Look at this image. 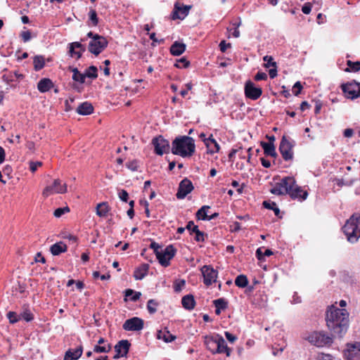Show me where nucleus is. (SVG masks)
Segmentation results:
<instances>
[{"instance_id":"nucleus-45","label":"nucleus","mask_w":360,"mask_h":360,"mask_svg":"<svg viewBox=\"0 0 360 360\" xmlns=\"http://www.w3.org/2000/svg\"><path fill=\"white\" fill-rule=\"evenodd\" d=\"M7 318L11 323H15L20 320V316L14 311H9L7 314Z\"/></svg>"},{"instance_id":"nucleus-2","label":"nucleus","mask_w":360,"mask_h":360,"mask_svg":"<svg viewBox=\"0 0 360 360\" xmlns=\"http://www.w3.org/2000/svg\"><path fill=\"white\" fill-rule=\"evenodd\" d=\"M270 193L277 195L288 194L292 199L304 200L308 196V193L303 191L302 188L296 184V181L292 176H285L280 182L276 183L275 186L270 189Z\"/></svg>"},{"instance_id":"nucleus-4","label":"nucleus","mask_w":360,"mask_h":360,"mask_svg":"<svg viewBox=\"0 0 360 360\" xmlns=\"http://www.w3.org/2000/svg\"><path fill=\"white\" fill-rule=\"evenodd\" d=\"M342 230L349 243L357 242L360 238V214H353L346 221Z\"/></svg>"},{"instance_id":"nucleus-14","label":"nucleus","mask_w":360,"mask_h":360,"mask_svg":"<svg viewBox=\"0 0 360 360\" xmlns=\"http://www.w3.org/2000/svg\"><path fill=\"white\" fill-rule=\"evenodd\" d=\"M144 321L139 317H133L127 319L124 323L122 328L128 331H139L143 328Z\"/></svg>"},{"instance_id":"nucleus-26","label":"nucleus","mask_w":360,"mask_h":360,"mask_svg":"<svg viewBox=\"0 0 360 360\" xmlns=\"http://www.w3.org/2000/svg\"><path fill=\"white\" fill-rule=\"evenodd\" d=\"M94 107L89 102H84L79 104L76 110V112L82 115H88L93 112Z\"/></svg>"},{"instance_id":"nucleus-54","label":"nucleus","mask_w":360,"mask_h":360,"mask_svg":"<svg viewBox=\"0 0 360 360\" xmlns=\"http://www.w3.org/2000/svg\"><path fill=\"white\" fill-rule=\"evenodd\" d=\"M311 8H312V4L307 2V3L304 4V6H302V11L304 14H309L311 11Z\"/></svg>"},{"instance_id":"nucleus-13","label":"nucleus","mask_w":360,"mask_h":360,"mask_svg":"<svg viewBox=\"0 0 360 360\" xmlns=\"http://www.w3.org/2000/svg\"><path fill=\"white\" fill-rule=\"evenodd\" d=\"M201 273L203 276V282L205 285L209 286L217 282L218 272L212 266L204 265L201 268Z\"/></svg>"},{"instance_id":"nucleus-48","label":"nucleus","mask_w":360,"mask_h":360,"mask_svg":"<svg viewBox=\"0 0 360 360\" xmlns=\"http://www.w3.org/2000/svg\"><path fill=\"white\" fill-rule=\"evenodd\" d=\"M186 281L184 280L176 281L174 284V290L176 292L181 291L182 288L185 286Z\"/></svg>"},{"instance_id":"nucleus-37","label":"nucleus","mask_w":360,"mask_h":360,"mask_svg":"<svg viewBox=\"0 0 360 360\" xmlns=\"http://www.w3.org/2000/svg\"><path fill=\"white\" fill-rule=\"evenodd\" d=\"M98 69L94 65H91L88 69L86 70L84 73L85 78L89 77L91 79H96L98 77L97 74Z\"/></svg>"},{"instance_id":"nucleus-10","label":"nucleus","mask_w":360,"mask_h":360,"mask_svg":"<svg viewBox=\"0 0 360 360\" xmlns=\"http://www.w3.org/2000/svg\"><path fill=\"white\" fill-rule=\"evenodd\" d=\"M152 144L154 146L155 153L158 155H162L169 151V143L162 136L154 137L152 140Z\"/></svg>"},{"instance_id":"nucleus-56","label":"nucleus","mask_w":360,"mask_h":360,"mask_svg":"<svg viewBox=\"0 0 360 360\" xmlns=\"http://www.w3.org/2000/svg\"><path fill=\"white\" fill-rule=\"evenodd\" d=\"M266 79L267 75L263 72H258L255 76V79L256 81L266 80Z\"/></svg>"},{"instance_id":"nucleus-61","label":"nucleus","mask_w":360,"mask_h":360,"mask_svg":"<svg viewBox=\"0 0 360 360\" xmlns=\"http://www.w3.org/2000/svg\"><path fill=\"white\" fill-rule=\"evenodd\" d=\"M2 79L4 82L9 84L10 82L14 81V76L13 75H4L2 76Z\"/></svg>"},{"instance_id":"nucleus-27","label":"nucleus","mask_w":360,"mask_h":360,"mask_svg":"<svg viewBox=\"0 0 360 360\" xmlns=\"http://www.w3.org/2000/svg\"><path fill=\"white\" fill-rule=\"evenodd\" d=\"M157 338L163 340L165 342H171L176 339V336L170 333L167 328L160 330L157 333Z\"/></svg>"},{"instance_id":"nucleus-55","label":"nucleus","mask_w":360,"mask_h":360,"mask_svg":"<svg viewBox=\"0 0 360 360\" xmlns=\"http://www.w3.org/2000/svg\"><path fill=\"white\" fill-rule=\"evenodd\" d=\"M231 44L230 43H226L225 40H222L219 44L220 51L224 53L228 48H230Z\"/></svg>"},{"instance_id":"nucleus-50","label":"nucleus","mask_w":360,"mask_h":360,"mask_svg":"<svg viewBox=\"0 0 360 360\" xmlns=\"http://www.w3.org/2000/svg\"><path fill=\"white\" fill-rule=\"evenodd\" d=\"M126 166L129 169H130L131 171H136L138 169V167H139L138 161L134 160L128 162L126 164Z\"/></svg>"},{"instance_id":"nucleus-30","label":"nucleus","mask_w":360,"mask_h":360,"mask_svg":"<svg viewBox=\"0 0 360 360\" xmlns=\"http://www.w3.org/2000/svg\"><path fill=\"white\" fill-rule=\"evenodd\" d=\"M181 304L186 309H193L195 305L194 297L192 295H186L184 296L181 299Z\"/></svg>"},{"instance_id":"nucleus-3","label":"nucleus","mask_w":360,"mask_h":360,"mask_svg":"<svg viewBox=\"0 0 360 360\" xmlns=\"http://www.w3.org/2000/svg\"><path fill=\"white\" fill-rule=\"evenodd\" d=\"M172 153L182 158L191 157L195 153V141L192 137L181 136L175 138L172 143Z\"/></svg>"},{"instance_id":"nucleus-22","label":"nucleus","mask_w":360,"mask_h":360,"mask_svg":"<svg viewBox=\"0 0 360 360\" xmlns=\"http://www.w3.org/2000/svg\"><path fill=\"white\" fill-rule=\"evenodd\" d=\"M67 250V245L62 241L56 243L50 247V252L54 256H58L63 252H65Z\"/></svg>"},{"instance_id":"nucleus-51","label":"nucleus","mask_w":360,"mask_h":360,"mask_svg":"<svg viewBox=\"0 0 360 360\" xmlns=\"http://www.w3.org/2000/svg\"><path fill=\"white\" fill-rule=\"evenodd\" d=\"M43 165L42 162L40 161H30V169L32 172H34L37 171L39 167H41Z\"/></svg>"},{"instance_id":"nucleus-32","label":"nucleus","mask_w":360,"mask_h":360,"mask_svg":"<svg viewBox=\"0 0 360 360\" xmlns=\"http://www.w3.org/2000/svg\"><path fill=\"white\" fill-rule=\"evenodd\" d=\"M34 69L35 71L41 70L45 65V60L42 56H35L33 59Z\"/></svg>"},{"instance_id":"nucleus-15","label":"nucleus","mask_w":360,"mask_h":360,"mask_svg":"<svg viewBox=\"0 0 360 360\" xmlns=\"http://www.w3.org/2000/svg\"><path fill=\"white\" fill-rule=\"evenodd\" d=\"M193 188L194 187L192 182L188 179L184 178L179 183L176 196L178 199H184Z\"/></svg>"},{"instance_id":"nucleus-49","label":"nucleus","mask_w":360,"mask_h":360,"mask_svg":"<svg viewBox=\"0 0 360 360\" xmlns=\"http://www.w3.org/2000/svg\"><path fill=\"white\" fill-rule=\"evenodd\" d=\"M68 212H70L68 207H59L54 211L53 214L56 217H60L63 214Z\"/></svg>"},{"instance_id":"nucleus-24","label":"nucleus","mask_w":360,"mask_h":360,"mask_svg":"<svg viewBox=\"0 0 360 360\" xmlns=\"http://www.w3.org/2000/svg\"><path fill=\"white\" fill-rule=\"evenodd\" d=\"M186 48L185 44L176 41L170 46V53L173 56H180L186 51Z\"/></svg>"},{"instance_id":"nucleus-64","label":"nucleus","mask_w":360,"mask_h":360,"mask_svg":"<svg viewBox=\"0 0 360 360\" xmlns=\"http://www.w3.org/2000/svg\"><path fill=\"white\" fill-rule=\"evenodd\" d=\"M269 75L270 78L274 79L277 76V67L272 68L269 70Z\"/></svg>"},{"instance_id":"nucleus-62","label":"nucleus","mask_w":360,"mask_h":360,"mask_svg":"<svg viewBox=\"0 0 360 360\" xmlns=\"http://www.w3.org/2000/svg\"><path fill=\"white\" fill-rule=\"evenodd\" d=\"M241 25V22H239L238 23H234L233 25L235 26V28H234V30L232 33L233 36L236 38H238L240 36V32L239 30H238V27Z\"/></svg>"},{"instance_id":"nucleus-41","label":"nucleus","mask_w":360,"mask_h":360,"mask_svg":"<svg viewBox=\"0 0 360 360\" xmlns=\"http://www.w3.org/2000/svg\"><path fill=\"white\" fill-rule=\"evenodd\" d=\"M158 305V302L156 300H155L153 299L149 300L147 302V309H148V312L150 314H155L157 311L156 307Z\"/></svg>"},{"instance_id":"nucleus-25","label":"nucleus","mask_w":360,"mask_h":360,"mask_svg":"<svg viewBox=\"0 0 360 360\" xmlns=\"http://www.w3.org/2000/svg\"><path fill=\"white\" fill-rule=\"evenodd\" d=\"M149 264H142L136 268L134 273V277L136 280H142L148 274Z\"/></svg>"},{"instance_id":"nucleus-31","label":"nucleus","mask_w":360,"mask_h":360,"mask_svg":"<svg viewBox=\"0 0 360 360\" xmlns=\"http://www.w3.org/2000/svg\"><path fill=\"white\" fill-rule=\"evenodd\" d=\"M124 301H127V297H130V300L133 302H136L139 300L140 297L141 296V293L140 292L134 291L132 289H127L124 291Z\"/></svg>"},{"instance_id":"nucleus-38","label":"nucleus","mask_w":360,"mask_h":360,"mask_svg":"<svg viewBox=\"0 0 360 360\" xmlns=\"http://www.w3.org/2000/svg\"><path fill=\"white\" fill-rule=\"evenodd\" d=\"M209 209H210V207L208 205H203L201 207L195 214L196 218L198 220H203V218L205 216H208L207 212Z\"/></svg>"},{"instance_id":"nucleus-36","label":"nucleus","mask_w":360,"mask_h":360,"mask_svg":"<svg viewBox=\"0 0 360 360\" xmlns=\"http://www.w3.org/2000/svg\"><path fill=\"white\" fill-rule=\"evenodd\" d=\"M235 284L239 288H245L248 284V280L246 276L239 275L235 279Z\"/></svg>"},{"instance_id":"nucleus-9","label":"nucleus","mask_w":360,"mask_h":360,"mask_svg":"<svg viewBox=\"0 0 360 360\" xmlns=\"http://www.w3.org/2000/svg\"><path fill=\"white\" fill-rule=\"evenodd\" d=\"M294 141H290L285 136L282 137L279 146V151L285 161H289L293 158L292 148Z\"/></svg>"},{"instance_id":"nucleus-63","label":"nucleus","mask_w":360,"mask_h":360,"mask_svg":"<svg viewBox=\"0 0 360 360\" xmlns=\"http://www.w3.org/2000/svg\"><path fill=\"white\" fill-rule=\"evenodd\" d=\"M72 44V46L75 49H79L81 51H85V47L83 44H82L80 42H72L71 43Z\"/></svg>"},{"instance_id":"nucleus-17","label":"nucleus","mask_w":360,"mask_h":360,"mask_svg":"<svg viewBox=\"0 0 360 360\" xmlns=\"http://www.w3.org/2000/svg\"><path fill=\"white\" fill-rule=\"evenodd\" d=\"M191 6H183L179 2H176L172 12V19L184 20L188 14Z\"/></svg>"},{"instance_id":"nucleus-40","label":"nucleus","mask_w":360,"mask_h":360,"mask_svg":"<svg viewBox=\"0 0 360 360\" xmlns=\"http://www.w3.org/2000/svg\"><path fill=\"white\" fill-rule=\"evenodd\" d=\"M213 304L216 308L224 310L228 307V302L224 298H219L213 301Z\"/></svg>"},{"instance_id":"nucleus-53","label":"nucleus","mask_w":360,"mask_h":360,"mask_svg":"<svg viewBox=\"0 0 360 360\" xmlns=\"http://www.w3.org/2000/svg\"><path fill=\"white\" fill-rule=\"evenodd\" d=\"M302 89V85L300 82H297L292 87V91L295 96H298Z\"/></svg>"},{"instance_id":"nucleus-42","label":"nucleus","mask_w":360,"mask_h":360,"mask_svg":"<svg viewBox=\"0 0 360 360\" xmlns=\"http://www.w3.org/2000/svg\"><path fill=\"white\" fill-rule=\"evenodd\" d=\"M263 60L266 62L264 65L266 68H276V63L274 60V58L271 56H264Z\"/></svg>"},{"instance_id":"nucleus-33","label":"nucleus","mask_w":360,"mask_h":360,"mask_svg":"<svg viewBox=\"0 0 360 360\" xmlns=\"http://www.w3.org/2000/svg\"><path fill=\"white\" fill-rule=\"evenodd\" d=\"M109 211V207L106 202H101L96 206V214L99 217H105L107 213Z\"/></svg>"},{"instance_id":"nucleus-35","label":"nucleus","mask_w":360,"mask_h":360,"mask_svg":"<svg viewBox=\"0 0 360 360\" xmlns=\"http://www.w3.org/2000/svg\"><path fill=\"white\" fill-rule=\"evenodd\" d=\"M195 233V240L197 242H203L205 241V237H207V234H205L204 232L200 231L198 229V226H193L192 229V234Z\"/></svg>"},{"instance_id":"nucleus-18","label":"nucleus","mask_w":360,"mask_h":360,"mask_svg":"<svg viewBox=\"0 0 360 360\" xmlns=\"http://www.w3.org/2000/svg\"><path fill=\"white\" fill-rule=\"evenodd\" d=\"M217 346L214 350V354L226 353L227 356H229L231 353V349L228 347L226 341L222 336L217 334Z\"/></svg>"},{"instance_id":"nucleus-29","label":"nucleus","mask_w":360,"mask_h":360,"mask_svg":"<svg viewBox=\"0 0 360 360\" xmlns=\"http://www.w3.org/2000/svg\"><path fill=\"white\" fill-rule=\"evenodd\" d=\"M53 86V83L49 78H43L37 84V89L41 93L48 91Z\"/></svg>"},{"instance_id":"nucleus-39","label":"nucleus","mask_w":360,"mask_h":360,"mask_svg":"<svg viewBox=\"0 0 360 360\" xmlns=\"http://www.w3.org/2000/svg\"><path fill=\"white\" fill-rule=\"evenodd\" d=\"M347 65L348 68L347 69H345L346 72H349V71L357 72L360 70V62L359 61L352 62L351 60H347Z\"/></svg>"},{"instance_id":"nucleus-59","label":"nucleus","mask_w":360,"mask_h":360,"mask_svg":"<svg viewBox=\"0 0 360 360\" xmlns=\"http://www.w3.org/2000/svg\"><path fill=\"white\" fill-rule=\"evenodd\" d=\"M225 337L226 339L231 343L234 342L237 340V337L231 333L226 331L224 333Z\"/></svg>"},{"instance_id":"nucleus-12","label":"nucleus","mask_w":360,"mask_h":360,"mask_svg":"<svg viewBox=\"0 0 360 360\" xmlns=\"http://www.w3.org/2000/svg\"><path fill=\"white\" fill-rule=\"evenodd\" d=\"M244 93L246 98L255 101L262 96V89L257 86L251 80H248L245 83Z\"/></svg>"},{"instance_id":"nucleus-43","label":"nucleus","mask_w":360,"mask_h":360,"mask_svg":"<svg viewBox=\"0 0 360 360\" xmlns=\"http://www.w3.org/2000/svg\"><path fill=\"white\" fill-rule=\"evenodd\" d=\"M111 349L110 344H107L106 345H95L94 347V352L96 353H108Z\"/></svg>"},{"instance_id":"nucleus-52","label":"nucleus","mask_w":360,"mask_h":360,"mask_svg":"<svg viewBox=\"0 0 360 360\" xmlns=\"http://www.w3.org/2000/svg\"><path fill=\"white\" fill-rule=\"evenodd\" d=\"M120 199L123 202H127L129 198V194L127 191L122 189L118 193Z\"/></svg>"},{"instance_id":"nucleus-6","label":"nucleus","mask_w":360,"mask_h":360,"mask_svg":"<svg viewBox=\"0 0 360 360\" xmlns=\"http://www.w3.org/2000/svg\"><path fill=\"white\" fill-rule=\"evenodd\" d=\"M176 252V248L172 245H167L165 249H161L157 252V259L159 263L164 267L170 264V260L174 257Z\"/></svg>"},{"instance_id":"nucleus-57","label":"nucleus","mask_w":360,"mask_h":360,"mask_svg":"<svg viewBox=\"0 0 360 360\" xmlns=\"http://www.w3.org/2000/svg\"><path fill=\"white\" fill-rule=\"evenodd\" d=\"M276 204V203L275 202L270 201V200H264L263 202V206L266 209H268V210H273Z\"/></svg>"},{"instance_id":"nucleus-46","label":"nucleus","mask_w":360,"mask_h":360,"mask_svg":"<svg viewBox=\"0 0 360 360\" xmlns=\"http://www.w3.org/2000/svg\"><path fill=\"white\" fill-rule=\"evenodd\" d=\"M89 20L91 21L93 26H96L98 23V18L97 13L95 10L91 9L89 13Z\"/></svg>"},{"instance_id":"nucleus-47","label":"nucleus","mask_w":360,"mask_h":360,"mask_svg":"<svg viewBox=\"0 0 360 360\" xmlns=\"http://www.w3.org/2000/svg\"><path fill=\"white\" fill-rule=\"evenodd\" d=\"M189 65V61L187 60L184 57H183L176 60V63H175V67H176L177 68H188Z\"/></svg>"},{"instance_id":"nucleus-1","label":"nucleus","mask_w":360,"mask_h":360,"mask_svg":"<svg viewBox=\"0 0 360 360\" xmlns=\"http://www.w3.org/2000/svg\"><path fill=\"white\" fill-rule=\"evenodd\" d=\"M326 321L332 336L342 338L349 328V313L345 309L331 305L326 312Z\"/></svg>"},{"instance_id":"nucleus-23","label":"nucleus","mask_w":360,"mask_h":360,"mask_svg":"<svg viewBox=\"0 0 360 360\" xmlns=\"http://www.w3.org/2000/svg\"><path fill=\"white\" fill-rule=\"evenodd\" d=\"M217 334L214 336L205 335L204 336V344L206 348L210 350L212 354H214V350L217 346Z\"/></svg>"},{"instance_id":"nucleus-44","label":"nucleus","mask_w":360,"mask_h":360,"mask_svg":"<svg viewBox=\"0 0 360 360\" xmlns=\"http://www.w3.org/2000/svg\"><path fill=\"white\" fill-rule=\"evenodd\" d=\"M19 316H20V319H22L27 322L31 321L34 319L33 314L27 309H25L24 311L19 314Z\"/></svg>"},{"instance_id":"nucleus-11","label":"nucleus","mask_w":360,"mask_h":360,"mask_svg":"<svg viewBox=\"0 0 360 360\" xmlns=\"http://www.w3.org/2000/svg\"><path fill=\"white\" fill-rule=\"evenodd\" d=\"M67 192L66 184H62L58 179H55L52 185L47 186L43 191L42 195L45 198L53 193H65Z\"/></svg>"},{"instance_id":"nucleus-21","label":"nucleus","mask_w":360,"mask_h":360,"mask_svg":"<svg viewBox=\"0 0 360 360\" xmlns=\"http://www.w3.org/2000/svg\"><path fill=\"white\" fill-rule=\"evenodd\" d=\"M83 347L79 345L74 350L69 349L65 352L64 360H77L82 354Z\"/></svg>"},{"instance_id":"nucleus-60","label":"nucleus","mask_w":360,"mask_h":360,"mask_svg":"<svg viewBox=\"0 0 360 360\" xmlns=\"http://www.w3.org/2000/svg\"><path fill=\"white\" fill-rule=\"evenodd\" d=\"M21 37L22 38V40L25 42H27L31 39V32L30 31L22 32L21 33Z\"/></svg>"},{"instance_id":"nucleus-16","label":"nucleus","mask_w":360,"mask_h":360,"mask_svg":"<svg viewBox=\"0 0 360 360\" xmlns=\"http://www.w3.org/2000/svg\"><path fill=\"white\" fill-rule=\"evenodd\" d=\"M199 137L205 143L208 153L213 154L219 151L220 146L216 140L212 138V134L208 138H206L205 134L201 133Z\"/></svg>"},{"instance_id":"nucleus-20","label":"nucleus","mask_w":360,"mask_h":360,"mask_svg":"<svg viewBox=\"0 0 360 360\" xmlns=\"http://www.w3.org/2000/svg\"><path fill=\"white\" fill-rule=\"evenodd\" d=\"M347 357L349 359H353L360 356V342L348 345L347 349Z\"/></svg>"},{"instance_id":"nucleus-58","label":"nucleus","mask_w":360,"mask_h":360,"mask_svg":"<svg viewBox=\"0 0 360 360\" xmlns=\"http://www.w3.org/2000/svg\"><path fill=\"white\" fill-rule=\"evenodd\" d=\"M150 248L153 250L155 255H157V252H159L160 250L162 249V247L157 243L153 241L150 245Z\"/></svg>"},{"instance_id":"nucleus-8","label":"nucleus","mask_w":360,"mask_h":360,"mask_svg":"<svg viewBox=\"0 0 360 360\" xmlns=\"http://www.w3.org/2000/svg\"><path fill=\"white\" fill-rule=\"evenodd\" d=\"M341 89L345 96L349 99L354 100L360 97V83L355 80L342 84Z\"/></svg>"},{"instance_id":"nucleus-28","label":"nucleus","mask_w":360,"mask_h":360,"mask_svg":"<svg viewBox=\"0 0 360 360\" xmlns=\"http://www.w3.org/2000/svg\"><path fill=\"white\" fill-rule=\"evenodd\" d=\"M260 145L262 147L264 154L266 155L271 156L273 158L277 157V153L276 152L274 143L262 141Z\"/></svg>"},{"instance_id":"nucleus-7","label":"nucleus","mask_w":360,"mask_h":360,"mask_svg":"<svg viewBox=\"0 0 360 360\" xmlns=\"http://www.w3.org/2000/svg\"><path fill=\"white\" fill-rule=\"evenodd\" d=\"M308 340L316 347H323L332 343V337L325 332H313L308 337Z\"/></svg>"},{"instance_id":"nucleus-5","label":"nucleus","mask_w":360,"mask_h":360,"mask_svg":"<svg viewBox=\"0 0 360 360\" xmlns=\"http://www.w3.org/2000/svg\"><path fill=\"white\" fill-rule=\"evenodd\" d=\"M87 37L91 39L88 47L89 51L95 56L99 55L108 46L107 39L101 35L89 32Z\"/></svg>"},{"instance_id":"nucleus-19","label":"nucleus","mask_w":360,"mask_h":360,"mask_svg":"<svg viewBox=\"0 0 360 360\" xmlns=\"http://www.w3.org/2000/svg\"><path fill=\"white\" fill-rule=\"evenodd\" d=\"M131 344L127 340L119 341L115 346V350L117 354H122V356H126L129 352Z\"/></svg>"},{"instance_id":"nucleus-34","label":"nucleus","mask_w":360,"mask_h":360,"mask_svg":"<svg viewBox=\"0 0 360 360\" xmlns=\"http://www.w3.org/2000/svg\"><path fill=\"white\" fill-rule=\"evenodd\" d=\"M71 71L73 72L72 79L73 80L78 82L81 84L85 82V75L81 73L76 68H70Z\"/></svg>"}]
</instances>
